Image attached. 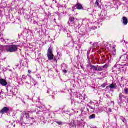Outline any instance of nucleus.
I'll return each instance as SVG.
<instances>
[{
	"label": "nucleus",
	"mask_w": 128,
	"mask_h": 128,
	"mask_svg": "<svg viewBox=\"0 0 128 128\" xmlns=\"http://www.w3.org/2000/svg\"><path fill=\"white\" fill-rule=\"evenodd\" d=\"M108 112H112V109H110V108H109L108 110Z\"/></svg>",
	"instance_id": "obj_27"
},
{
	"label": "nucleus",
	"mask_w": 128,
	"mask_h": 128,
	"mask_svg": "<svg viewBox=\"0 0 128 128\" xmlns=\"http://www.w3.org/2000/svg\"><path fill=\"white\" fill-rule=\"evenodd\" d=\"M0 84L2 86H8V82L4 79L0 80Z\"/></svg>",
	"instance_id": "obj_6"
},
{
	"label": "nucleus",
	"mask_w": 128,
	"mask_h": 128,
	"mask_svg": "<svg viewBox=\"0 0 128 128\" xmlns=\"http://www.w3.org/2000/svg\"><path fill=\"white\" fill-rule=\"evenodd\" d=\"M2 38V34H0V40Z\"/></svg>",
	"instance_id": "obj_31"
},
{
	"label": "nucleus",
	"mask_w": 128,
	"mask_h": 128,
	"mask_svg": "<svg viewBox=\"0 0 128 128\" xmlns=\"http://www.w3.org/2000/svg\"><path fill=\"white\" fill-rule=\"evenodd\" d=\"M121 120L124 122V124H126V118H122Z\"/></svg>",
	"instance_id": "obj_17"
},
{
	"label": "nucleus",
	"mask_w": 128,
	"mask_h": 128,
	"mask_svg": "<svg viewBox=\"0 0 128 128\" xmlns=\"http://www.w3.org/2000/svg\"><path fill=\"white\" fill-rule=\"evenodd\" d=\"M56 124H58L59 126H62V122H56Z\"/></svg>",
	"instance_id": "obj_20"
},
{
	"label": "nucleus",
	"mask_w": 128,
	"mask_h": 128,
	"mask_svg": "<svg viewBox=\"0 0 128 128\" xmlns=\"http://www.w3.org/2000/svg\"><path fill=\"white\" fill-rule=\"evenodd\" d=\"M108 68V64H106L102 67V68H103V70H104V68Z\"/></svg>",
	"instance_id": "obj_22"
},
{
	"label": "nucleus",
	"mask_w": 128,
	"mask_h": 128,
	"mask_svg": "<svg viewBox=\"0 0 128 128\" xmlns=\"http://www.w3.org/2000/svg\"><path fill=\"white\" fill-rule=\"evenodd\" d=\"M112 72H114V70H113V71H112Z\"/></svg>",
	"instance_id": "obj_35"
},
{
	"label": "nucleus",
	"mask_w": 128,
	"mask_h": 128,
	"mask_svg": "<svg viewBox=\"0 0 128 128\" xmlns=\"http://www.w3.org/2000/svg\"><path fill=\"white\" fill-rule=\"evenodd\" d=\"M63 72H64V74H66V72H68V71H66V70H64L63 71Z\"/></svg>",
	"instance_id": "obj_25"
},
{
	"label": "nucleus",
	"mask_w": 128,
	"mask_h": 128,
	"mask_svg": "<svg viewBox=\"0 0 128 128\" xmlns=\"http://www.w3.org/2000/svg\"><path fill=\"white\" fill-rule=\"evenodd\" d=\"M110 88L111 89H114V88H116V85L114 84H112L110 86Z\"/></svg>",
	"instance_id": "obj_16"
},
{
	"label": "nucleus",
	"mask_w": 128,
	"mask_h": 128,
	"mask_svg": "<svg viewBox=\"0 0 128 128\" xmlns=\"http://www.w3.org/2000/svg\"><path fill=\"white\" fill-rule=\"evenodd\" d=\"M126 98V97L122 95V94H120L119 95V100L121 102H124V100Z\"/></svg>",
	"instance_id": "obj_7"
},
{
	"label": "nucleus",
	"mask_w": 128,
	"mask_h": 128,
	"mask_svg": "<svg viewBox=\"0 0 128 128\" xmlns=\"http://www.w3.org/2000/svg\"><path fill=\"white\" fill-rule=\"evenodd\" d=\"M94 30H96V27H94Z\"/></svg>",
	"instance_id": "obj_34"
},
{
	"label": "nucleus",
	"mask_w": 128,
	"mask_h": 128,
	"mask_svg": "<svg viewBox=\"0 0 128 128\" xmlns=\"http://www.w3.org/2000/svg\"><path fill=\"white\" fill-rule=\"evenodd\" d=\"M48 60H54V54H52V48H49L48 52Z\"/></svg>",
	"instance_id": "obj_2"
},
{
	"label": "nucleus",
	"mask_w": 128,
	"mask_h": 128,
	"mask_svg": "<svg viewBox=\"0 0 128 128\" xmlns=\"http://www.w3.org/2000/svg\"><path fill=\"white\" fill-rule=\"evenodd\" d=\"M106 84H104L102 85V88H106Z\"/></svg>",
	"instance_id": "obj_23"
},
{
	"label": "nucleus",
	"mask_w": 128,
	"mask_h": 128,
	"mask_svg": "<svg viewBox=\"0 0 128 128\" xmlns=\"http://www.w3.org/2000/svg\"><path fill=\"white\" fill-rule=\"evenodd\" d=\"M74 8H73V10H72V12H74Z\"/></svg>",
	"instance_id": "obj_33"
},
{
	"label": "nucleus",
	"mask_w": 128,
	"mask_h": 128,
	"mask_svg": "<svg viewBox=\"0 0 128 128\" xmlns=\"http://www.w3.org/2000/svg\"><path fill=\"white\" fill-rule=\"evenodd\" d=\"M87 111H88V112H90V109L87 108Z\"/></svg>",
	"instance_id": "obj_30"
},
{
	"label": "nucleus",
	"mask_w": 128,
	"mask_h": 128,
	"mask_svg": "<svg viewBox=\"0 0 128 128\" xmlns=\"http://www.w3.org/2000/svg\"><path fill=\"white\" fill-rule=\"evenodd\" d=\"M10 112V108H8L4 107L0 111V114H8Z\"/></svg>",
	"instance_id": "obj_3"
},
{
	"label": "nucleus",
	"mask_w": 128,
	"mask_h": 128,
	"mask_svg": "<svg viewBox=\"0 0 128 128\" xmlns=\"http://www.w3.org/2000/svg\"><path fill=\"white\" fill-rule=\"evenodd\" d=\"M16 126V125L14 126V127Z\"/></svg>",
	"instance_id": "obj_38"
},
{
	"label": "nucleus",
	"mask_w": 128,
	"mask_h": 128,
	"mask_svg": "<svg viewBox=\"0 0 128 128\" xmlns=\"http://www.w3.org/2000/svg\"><path fill=\"white\" fill-rule=\"evenodd\" d=\"M74 20H76V18L74 17H70L69 18V21L68 22V24L69 26H72V24H74Z\"/></svg>",
	"instance_id": "obj_4"
},
{
	"label": "nucleus",
	"mask_w": 128,
	"mask_h": 128,
	"mask_svg": "<svg viewBox=\"0 0 128 128\" xmlns=\"http://www.w3.org/2000/svg\"><path fill=\"white\" fill-rule=\"evenodd\" d=\"M47 94H50V91H49V90H48V91L47 92Z\"/></svg>",
	"instance_id": "obj_32"
},
{
	"label": "nucleus",
	"mask_w": 128,
	"mask_h": 128,
	"mask_svg": "<svg viewBox=\"0 0 128 128\" xmlns=\"http://www.w3.org/2000/svg\"><path fill=\"white\" fill-rule=\"evenodd\" d=\"M87 56H90V52H88Z\"/></svg>",
	"instance_id": "obj_29"
},
{
	"label": "nucleus",
	"mask_w": 128,
	"mask_h": 128,
	"mask_svg": "<svg viewBox=\"0 0 128 128\" xmlns=\"http://www.w3.org/2000/svg\"><path fill=\"white\" fill-rule=\"evenodd\" d=\"M18 48V46L16 45L5 46H2V50L5 52H16Z\"/></svg>",
	"instance_id": "obj_1"
},
{
	"label": "nucleus",
	"mask_w": 128,
	"mask_h": 128,
	"mask_svg": "<svg viewBox=\"0 0 128 128\" xmlns=\"http://www.w3.org/2000/svg\"><path fill=\"white\" fill-rule=\"evenodd\" d=\"M122 58H124V62H126V60H128V55H124V56H122Z\"/></svg>",
	"instance_id": "obj_13"
},
{
	"label": "nucleus",
	"mask_w": 128,
	"mask_h": 128,
	"mask_svg": "<svg viewBox=\"0 0 128 128\" xmlns=\"http://www.w3.org/2000/svg\"><path fill=\"white\" fill-rule=\"evenodd\" d=\"M2 94V93L0 92V94Z\"/></svg>",
	"instance_id": "obj_36"
},
{
	"label": "nucleus",
	"mask_w": 128,
	"mask_h": 128,
	"mask_svg": "<svg viewBox=\"0 0 128 128\" xmlns=\"http://www.w3.org/2000/svg\"><path fill=\"white\" fill-rule=\"evenodd\" d=\"M94 104V102H92V101H90V102H89V104Z\"/></svg>",
	"instance_id": "obj_26"
},
{
	"label": "nucleus",
	"mask_w": 128,
	"mask_h": 128,
	"mask_svg": "<svg viewBox=\"0 0 128 128\" xmlns=\"http://www.w3.org/2000/svg\"><path fill=\"white\" fill-rule=\"evenodd\" d=\"M33 80H34V79H32Z\"/></svg>",
	"instance_id": "obj_37"
},
{
	"label": "nucleus",
	"mask_w": 128,
	"mask_h": 128,
	"mask_svg": "<svg viewBox=\"0 0 128 128\" xmlns=\"http://www.w3.org/2000/svg\"><path fill=\"white\" fill-rule=\"evenodd\" d=\"M26 78H28V76H26L24 75H23L22 76V80H26Z\"/></svg>",
	"instance_id": "obj_18"
},
{
	"label": "nucleus",
	"mask_w": 128,
	"mask_h": 128,
	"mask_svg": "<svg viewBox=\"0 0 128 128\" xmlns=\"http://www.w3.org/2000/svg\"><path fill=\"white\" fill-rule=\"evenodd\" d=\"M76 6L77 8V10H83L84 9V7H82V4H80V3H78L76 5Z\"/></svg>",
	"instance_id": "obj_8"
},
{
	"label": "nucleus",
	"mask_w": 128,
	"mask_h": 128,
	"mask_svg": "<svg viewBox=\"0 0 128 128\" xmlns=\"http://www.w3.org/2000/svg\"><path fill=\"white\" fill-rule=\"evenodd\" d=\"M102 70H104L102 67L97 66L96 72H102Z\"/></svg>",
	"instance_id": "obj_11"
},
{
	"label": "nucleus",
	"mask_w": 128,
	"mask_h": 128,
	"mask_svg": "<svg viewBox=\"0 0 128 128\" xmlns=\"http://www.w3.org/2000/svg\"><path fill=\"white\" fill-rule=\"evenodd\" d=\"M22 114L23 116L26 114V118H30V112H24Z\"/></svg>",
	"instance_id": "obj_10"
},
{
	"label": "nucleus",
	"mask_w": 128,
	"mask_h": 128,
	"mask_svg": "<svg viewBox=\"0 0 128 128\" xmlns=\"http://www.w3.org/2000/svg\"><path fill=\"white\" fill-rule=\"evenodd\" d=\"M95 4L98 8H102V0H96Z\"/></svg>",
	"instance_id": "obj_5"
},
{
	"label": "nucleus",
	"mask_w": 128,
	"mask_h": 128,
	"mask_svg": "<svg viewBox=\"0 0 128 128\" xmlns=\"http://www.w3.org/2000/svg\"><path fill=\"white\" fill-rule=\"evenodd\" d=\"M100 18L101 20H104V16L102 15H100Z\"/></svg>",
	"instance_id": "obj_21"
},
{
	"label": "nucleus",
	"mask_w": 128,
	"mask_h": 128,
	"mask_svg": "<svg viewBox=\"0 0 128 128\" xmlns=\"http://www.w3.org/2000/svg\"><path fill=\"white\" fill-rule=\"evenodd\" d=\"M124 93L126 94H128V88H125L124 89Z\"/></svg>",
	"instance_id": "obj_19"
},
{
	"label": "nucleus",
	"mask_w": 128,
	"mask_h": 128,
	"mask_svg": "<svg viewBox=\"0 0 128 128\" xmlns=\"http://www.w3.org/2000/svg\"><path fill=\"white\" fill-rule=\"evenodd\" d=\"M88 106L90 108V110H94V108L90 106Z\"/></svg>",
	"instance_id": "obj_24"
},
{
	"label": "nucleus",
	"mask_w": 128,
	"mask_h": 128,
	"mask_svg": "<svg viewBox=\"0 0 128 128\" xmlns=\"http://www.w3.org/2000/svg\"><path fill=\"white\" fill-rule=\"evenodd\" d=\"M90 120H94V118H96V114H93L90 116L89 117Z\"/></svg>",
	"instance_id": "obj_14"
},
{
	"label": "nucleus",
	"mask_w": 128,
	"mask_h": 128,
	"mask_svg": "<svg viewBox=\"0 0 128 128\" xmlns=\"http://www.w3.org/2000/svg\"><path fill=\"white\" fill-rule=\"evenodd\" d=\"M122 22L124 26H126L128 24V18L126 17L122 18Z\"/></svg>",
	"instance_id": "obj_9"
},
{
	"label": "nucleus",
	"mask_w": 128,
	"mask_h": 128,
	"mask_svg": "<svg viewBox=\"0 0 128 128\" xmlns=\"http://www.w3.org/2000/svg\"><path fill=\"white\" fill-rule=\"evenodd\" d=\"M90 68H92L93 70L96 72V69H97L96 66H94L91 65Z\"/></svg>",
	"instance_id": "obj_15"
},
{
	"label": "nucleus",
	"mask_w": 128,
	"mask_h": 128,
	"mask_svg": "<svg viewBox=\"0 0 128 128\" xmlns=\"http://www.w3.org/2000/svg\"><path fill=\"white\" fill-rule=\"evenodd\" d=\"M28 74H32V71H31L30 70H29L28 71Z\"/></svg>",
	"instance_id": "obj_28"
},
{
	"label": "nucleus",
	"mask_w": 128,
	"mask_h": 128,
	"mask_svg": "<svg viewBox=\"0 0 128 128\" xmlns=\"http://www.w3.org/2000/svg\"><path fill=\"white\" fill-rule=\"evenodd\" d=\"M120 68V65H116L114 66V68H116V70H118V72H120V68Z\"/></svg>",
	"instance_id": "obj_12"
}]
</instances>
